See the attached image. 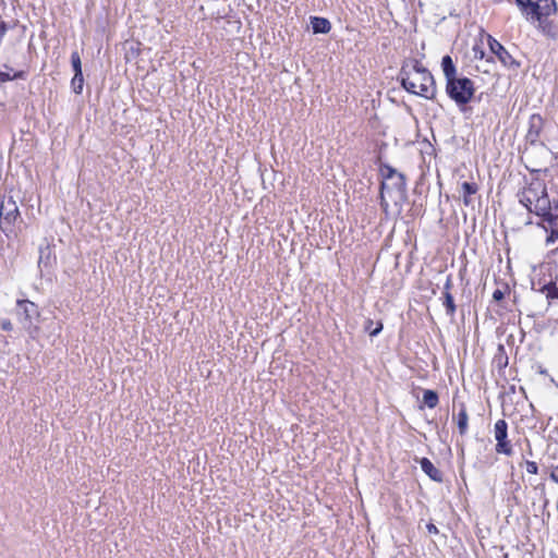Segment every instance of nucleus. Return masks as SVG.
<instances>
[{"mask_svg":"<svg viewBox=\"0 0 558 558\" xmlns=\"http://www.w3.org/2000/svg\"><path fill=\"white\" fill-rule=\"evenodd\" d=\"M477 190H478V186L476 183L463 182L461 184L462 198H463V204L465 206H469L472 204L471 196L474 195L477 192Z\"/></svg>","mask_w":558,"mask_h":558,"instance_id":"13","label":"nucleus"},{"mask_svg":"<svg viewBox=\"0 0 558 558\" xmlns=\"http://www.w3.org/2000/svg\"><path fill=\"white\" fill-rule=\"evenodd\" d=\"M71 64L74 73H83L82 72V61L77 51H73L71 54Z\"/></svg>","mask_w":558,"mask_h":558,"instance_id":"21","label":"nucleus"},{"mask_svg":"<svg viewBox=\"0 0 558 558\" xmlns=\"http://www.w3.org/2000/svg\"><path fill=\"white\" fill-rule=\"evenodd\" d=\"M0 327L4 331H11L13 329V325L10 319H2L0 323Z\"/></svg>","mask_w":558,"mask_h":558,"instance_id":"27","label":"nucleus"},{"mask_svg":"<svg viewBox=\"0 0 558 558\" xmlns=\"http://www.w3.org/2000/svg\"><path fill=\"white\" fill-rule=\"evenodd\" d=\"M386 194H387V191H383V187L380 186V206L384 211H387L389 208V204L385 196Z\"/></svg>","mask_w":558,"mask_h":558,"instance_id":"26","label":"nucleus"},{"mask_svg":"<svg viewBox=\"0 0 558 558\" xmlns=\"http://www.w3.org/2000/svg\"><path fill=\"white\" fill-rule=\"evenodd\" d=\"M525 468H526V472L530 474L538 473V466H537L536 462H534V461H526Z\"/></svg>","mask_w":558,"mask_h":558,"instance_id":"24","label":"nucleus"},{"mask_svg":"<svg viewBox=\"0 0 558 558\" xmlns=\"http://www.w3.org/2000/svg\"><path fill=\"white\" fill-rule=\"evenodd\" d=\"M423 402L429 409H434L438 404V395L434 390H425L423 393Z\"/></svg>","mask_w":558,"mask_h":558,"instance_id":"16","label":"nucleus"},{"mask_svg":"<svg viewBox=\"0 0 558 558\" xmlns=\"http://www.w3.org/2000/svg\"><path fill=\"white\" fill-rule=\"evenodd\" d=\"M474 83L468 77L449 78L446 84V93L457 105H466L474 95Z\"/></svg>","mask_w":558,"mask_h":558,"instance_id":"4","label":"nucleus"},{"mask_svg":"<svg viewBox=\"0 0 558 558\" xmlns=\"http://www.w3.org/2000/svg\"><path fill=\"white\" fill-rule=\"evenodd\" d=\"M135 45H140L137 41H135L133 38L132 39H126L123 44L124 46V49H130L132 51H135L136 53H138V48H136L135 50Z\"/></svg>","mask_w":558,"mask_h":558,"instance_id":"25","label":"nucleus"},{"mask_svg":"<svg viewBox=\"0 0 558 558\" xmlns=\"http://www.w3.org/2000/svg\"><path fill=\"white\" fill-rule=\"evenodd\" d=\"M544 291H546V296L548 299H558V288L555 283L546 284L544 287Z\"/></svg>","mask_w":558,"mask_h":558,"instance_id":"23","label":"nucleus"},{"mask_svg":"<svg viewBox=\"0 0 558 558\" xmlns=\"http://www.w3.org/2000/svg\"><path fill=\"white\" fill-rule=\"evenodd\" d=\"M515 3L532 23H538V27L546 32L549 26V17L557 11L555 0H515Z\"/></svg>","mask_w":558,"mask_h":558,"instance_id":"3","label":"nucleus"},{"mask_svg":"<svg viewBox=\"0 0 558 558\" xmlns=\"http://www.w3.org/2000/svg\"><path fill=\"white\" fill-rule=\"evenodd\" d=\"M468 422H469V416H468V413H466V409L465 407L462 404L461 405V409L458 413V428H459V432L461 435H464L466 433V429H468Z\"/></svg>","mask_w":558,"mask_h":558,"instance_id":"15","label":"nucleus"},{"mask_svg":"<svg viewBox=\"0 0 558 558\" xmlns=\"http://www.w3.org/2000/svg\"><path fill=\"white\" fill-rule=\"evenodd\" d=\"M401 86L408 92L426 99H434L436 85L432 73L416 59H405L398 74Z\"/></svg>","mask_w":558,"mask_h":558,"instance_id":"2","label":"nucleus"},{"mask_svg":"<svg viewBox=\"0 0 558 558\" xmlns=\"http://www.w3.org/2000/svg\"><path fill=\"white\" fill-rule=\"evenodd\" d=\"M452 283H451V279L450 278H447V281L445 283V292H449L450 288H451Z\"/></svg>","mask_w":558,"mask_h":558,"instance_id":"30","label":"nucleus"},{"mask_svg":"<svg viewBox=\"0 0 558 558\" xmlns=\"http://www.w3.org/2000/svg\"><path fill=\"white\" fill-rule=\"evenodd\" d=\"M544 121L541 114L534 113L529 119V129L526 133V140L534 144L538 141Z\"/></svg>","mask_w":558,"mask_h":558,"instance_id":"9","label":"nucleus"},{"mask_svg":"<svg viewBox=\"0 0 558 558\" xmlns=\"http://www.w3.org/2000/svg\"><path fill=\"white\" fill-rule=\"evenodd\" d=\"M19 217L16 202L12 196L4 197L0 204V229L7 236L14 233V225Z\"/></svg>","mask_w":558,"mask_h":558,"instance_id":"7","label":"nucleus"},{"mask_svg":"<svg viewBox=\"0 0 558 558\" xmlns=\"http://www.w3.org/2000/svg\"><path fill=\"white\" fill-rule=\"evenodd\" d=\"M364 329L371 337H376L383 330V323L377 322L374 327V322L372 319H367L365 322Z\"/></svg>","mask_w":558,"mask_h":558,"instance_id":"17","label":"nucleus"},{"mask_svg":"<svg viewBox=\"0 0 558 558\" xmlns=\"http://www.w3.org/2000/svg\"><path fill=\"white\" fill-rule=\"evenodd\" d=\"M311 26L314 34H325L330 31V22L325 17L312 16Z\"/></svg>","mask_w":558,"mask_h":558,"instance_id":"12","label":"nucleus"},{"mask_svg":"<svg viewBox=\"0 0 558 558\" xmlns=\"http://www.w3.org/2000/svg\"><path fill=\"white\" fill-rule=\"evenodd\" d=\"M519 202L532 214L542 217L544 229L549 232L546 244H553L558 240V203H550L546 184L538 180H532L527 186L519 193Z\"/></svg>","mask_w":558,"mask_h":558,"instance_id":"1","label":"nucleus"},{"mask_svg":"<svg viewBox=\"0 0 558 558\" xmlns=\"http://www.w3.org/2000/svg\"><path fill=\"white\" fill-rule=\"evenodd\" d=\"M16 316L23 328L33 335L37 328V320L39 318L38 306L29 300H17L16 302Z\"/></svg>","mask_w":558,"mask_h":558,"instance_id":"6","label":"nucleus"},{"mask_svg":"<svg viewBox=\"0 0 558 558\" xmlns=\"http://www.w3.org/2000/svg\"><path fill=\"white\" fill-rule=\"evenodd\" d=\"M487 39L492 51L499 58V60L505 65H511L512 63H514V60L511 57V54L504 48V46L499 41L496 40L495 37H487Z\"/></svg>","mask_w":558,"mask_h":558,"instance_id":"10","label":"nucleus"},{"mask_svg":"<svg viewBox=\"0 0 558 558\" xmlns=\"http://www.w3.org/2000/svg\"><path fill=\"white\" fill-rule=\"evenodd\" d=\"M494 435L497 441L495 447L496 452L511 456L513 450L510 441L508 440V424L505 420H498L495 423Z\"/></svg>","mask_w":558,"mask_h":558,"instance_id":"8","label":"nucleus"},{"mask_svg":"<svg viewBox=\"0 0 558 558\" xmlns=\"http://www.w3.org/2000/svg\"><path fill=\"white\" fill-rule=\"evenodd\" d=\"M504 296H505L504 292L499 289L495 290L493 293V299L495 301H501L504 299Z\"/></svg>","mask_w":558,"mask_h":558,"instance_id":"28","label":"nucleus"},{"mask_svg":"<svg viewBox=\"0 0 558 558\" xmlns=\"http://www.w3.org/2000/svg\"><path fill=\"white\" fill-rule=\"evenodd\" d=\"M550 478H551L554 482L558 483V475H556L555 473H551V474H550Z\"/></svg>","mask_w":558,"mask_h":558,"instance_id":"31","label":"nucleus"},{"mask_svg":"<svg viewBox=\"0 0 558 558\" xmlns=\"http://www.w3.org/2000/svg\"><path fill=\"white\" fill-rule=\"evenodd\" d=\"M71 85L74 93L81 94L84 85L83 73H74Z\"/></svg>","mask_w":558,"mask_h":558,"instance_id":"18","label":"nucleus"},{"mask_svg":"<svg viewBox=\"0 0 558 558\" xmlns=\"http://www.w3.org/2000/svg\"><path fill=\"white\" fill-rule=\"evenodd\" d=\"M426 529H427V531H428V533H429V534H437V533H438V529H437V527H436V525H435V524H433V523H428V524L426 525Z\"/></svg>","mask_w":558,"mask_h":558,"instance_id":"29","label":"nucleus"},{"mask_svg":"<svg viewBox=\"0 0 558 558\" xmlns=\"http://www.w3.org/2000/svg\"><path fill=\"white\" fill-rule=\"evenodd\" d=\"M23 77H24V72H22V71L15 72L14 74L11 75L10 72L0 70V83L13 81L16 78H23Z\"/></svg>","mask_w":558,"mask_h":558,"instance_id":"20","label":"nucleus"},{"mask_svg":"<svg viewBox=\"0 0 558 558\" xmlns=\"http://www.w3.org/2000/svg\"><path fill=\"white\" fill-rule=\"evenodd\" d=\"M383 177L381 187L387 194L395 198H402L405 193V177L390 166H383L380 169Z\"/></svg>","mask_w":558,"mask_h":558,"instance_id":"5","label":"nucleus"},{"mask_svg":"<svg viewBox=\"0 0 558 558\" xmlns=\"http://www.w3.org/2000/svg\"><path fill=\"white\" fill-rule=\"evenodd\" d=\"M420 465L423 472L429 476L435 482H441L442 475L441 472L432 463V461L427 458H422L420 460Z\"/></svg>","mask_w":558,"mask_h":558,"instance_id":"11","label":"nucleus"},{"mask_svg":"<svg viewBox=\"0 0 558 558\" xmlns=\"http://www.w3.org/2000/svg\"><path fill=\"white\" fill-rule=\"evenodd\" d=\"M441 68L446 82L457 76V70L450 56L447 54L442 57Z\"/></svg>","mask_w":558,"mask_h":558,"instance_id":"14","label":"nucleus"},{"mask_svg":"<svg viewBox=\"0 0 558 558\" xmlns=\"http://www.w3.org/2000/svg\"><path fill=\"white\" fill-rule=\"evenodd\" d=\"M38 265L41 267L43 265L45 267L50 265V250L49 247L40 248V255L38 259Z\"/></svg>","mask_w":558,"mask_h":558,"instance_id":"22","label":"nucleus"},{"mask_svg":"<svg viewBox=\"0 0 558 558\" xmlns=\"http://www.w3.org/2000/svg\"><path fill=\"white\" fill-rule=\"evenodd\" d=\"M444 305L446 306V310H447V314L450 315V316H453L454 312H456V304H454V301H453V296L451 295L450 292H445L444 293Z\"/></svg>","mask_w":558,"mask_h":558,"instance_id":"19","label":"nucleus"}]
</instances>
